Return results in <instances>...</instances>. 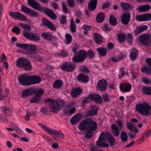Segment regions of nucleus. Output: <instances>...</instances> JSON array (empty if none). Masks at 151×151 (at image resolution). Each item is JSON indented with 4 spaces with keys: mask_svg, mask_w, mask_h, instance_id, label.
Masks as SVG:
<instances>
[{
    "mask_svg": "<svg viewBox=\"0 0 151 151\" xmlns=\"http://www.w3.org/2000/svg\"><path fill=\"white\" fill-rule=\"evenodd\" d=\"M70 29L73 33H74L76 32V26L73 19L71 20Z\"/></svg>",
    "mask_w": 151,
    "mask_h": 151,
    "instance_id": "nucleus-45",
    "label": "nucleus"
},
{
    "mask_svg": "<svg viewBox=\"0 0 151 151\" xmlns=\"http://www.w3.org/2000/svg\"><path fill=\"white\" fill-rule=\"evenodd\" d=\"M108 141L111 145L113 146L115 145L116 143L115 139L113 136L112 135L111 137L108 139Z\"/></svg>",
    "mask_w": 151,
    "mask_h": 151,
    "instance_id": "nucleus-53",
    "label": "nucleus"
},
{
    "mask_svg": "<svg viewBox=\"0 0 151 151\" xmlns=\"http://www.w3.org/2000/svg\"><path fill=\"white\" fill-rule=\"evenodd\" d=\"M117 37L120 42H123L126 39V35L122 33H118L117 34Z\"/></svg>",
    "mask_w": 151,
    "mask_h": 151,
    "instance_id": "nucleus-48",
    "label": "nucleus"
},
{
    "mask_svg": "<svg viewBox=\"0 0 151 151\" xmlns=\"http://www.w3.org/2000/svg\"><path fill=\"white\" fill-rule=\"evenodd\" d=\"M97 146L101 147H108L109 145L105 142L101 138L99 137L98 140L96 142Z\"/></svg>",
    "mask_w": 151,
    "mask_h": 151,
    "instance_id": "nucleus-26",
    "label": "nucleus"
},
{
    "mask_svg": "<svg viewBox=\"0 0 151 151\" xmlns=\"http://www.w3.org/2000/svg\"><path fill=\"white\" fill-rule=\"evenodd\" d=\"M39 11L44 12L46 15L49 17L51 19L54 20L57 18V15L52 10L50 9L47 7H43L41 6Z\"/></svg>",
    "mask_w": 151,
    "mask_h": 151,
    "instance_id": "nucleus-9",
    "label": "nucleus"
},
{
    "mask_svg": "<svg viewBox=\"0 0 151 151\" xmlns=\"http://www.w3.org/2000/svg\"><path fill=\"white\" fill-rule=\"evenodd\" d=\"M148 28V26L146 25L141 26L140 27H138L134 31V35L136 36H137L144 31L147 30Z\"/></svg>",
    "mask_w": 151,
    "mask_h": 151,
    "instance_id": "nucleus-21",
    "label": "nucleus"
},
{
    "mask_svg": "<svg viewBox=\"0 0 151 151\" xmlns=\"http://www.w3.org/2000/svg\"><path fill=\"white\" fill-rule=\"evenodd\" d=\"M130 5L129 4L124 2H122L121 4L122 8L125 10H128L130 8Z\"/></svg>",
    "mask_w": 151,
    "mask_h": 151,
    "instance_id": "nucleus-51",
    "label": "nucleus"
},
{
    "mask_svg": "<svg viewBox=\"0 0 151 151\" xmlns=\"http://www.w3.org/2000/svg\"><path fill=\"white\" fill-rule=\"evenodd\" d=\"M26 59L24 58H18L16 61L17 66L19 68H22Z\"/></svg>",
    "mask_w": 151,
    "mask_h": 151,
    "instance_id": "nucleus-31",
    "label": "nucleus"
},
{
    "mask_svg": "<svg viewBox=\"0 0 151 151\" xmlns=\"http://www.w3.org/2000/svg\"><path fill=\"white\" fill-rule=\"evenodd\" d=\"M55 135L60 138H63L64 137V134L61 132L59 131L58 132L57 131H56L55 133Z\"/></svg>",
    "mask_w": 151,
    "mask_h": 151,
    "instance_id": "nucleus-61",
    "label": "nucleus"
},
{
    "mask_svg": "<svg viewBox=\"0 0 151 151\" xmlns=\"http://www.w3.org/2000/svg\"><path fill=\"white\" fill-rule=\"evenodd\" d=\"M66 38L65 43L67 45H68L71 43L72 41V36L70 34H66L65 35Z\"/></svg>",
    "mask_w": 151,
    "mask_h": 151,
    "instance_id": "nucleus-47",
    "label": "nucleus"
},
{
    "mask_svg": "<svg viewBox=\"0 0 151 151\" xmlns=\"http://www.w3.org/2000/svg\"><path fill=\"white\" fill-rule=\"evenodd\" d=\"M136 20L139 21H144L151 20V14H147L137 16Z\"/></svg>",
    "mask_w": 151,
    "mask_h": 151,
    "instance_id": "nucleus-14",
    "label": "nucleus"
},
{
    "mask_svg": "<svg viewBox=\"0 0 151 151\" xmlns=\"http://www.w3.org/2000/svg\"><path fill=\"white\" fill-rule=\"evenodd\" d=\"M108 83L106 80L101 79L97 83V89L98 90L103 91L107 88Z\"/></svg>",
    "mask_w": 151,
    "mask_h": 151,
    "instance_id": "nucleus-12",
    "label": "nucleus"
},
{
    "mask_svg": "<svg viewBox=\"0 0 151 151\" xmlns=\"http://www.w3.org/2000/svg\"><path fill=\"white\" fill-rule=\"evenodd\" d=\"M46 102L49 103L50 111L53 113H57L65 106V101L61 99L54 100L47 98Z\"/></svg>",
    "mask_w": 151,
    "mask_h": 151,
    "instance_id": "nucleus-3",
    "label": "nucleus"
},
{
    "mask_svg": "<svg viewBox=\"0 0 151 151\" xmlns=\"http://www.w3.org/2000/svg\"><path fill=\"white\" fill-rule=\"evenodd\" d=\"M109 22L112 25L115 26L117 24V22L115 18L112 15H111L109 19Z\"/></svg>",
    "mask_w": 151,
    "mask_h": 151,
    "instance_id": "nucleus-42",
    "label": "nucleus"
},
{
    "mask_svg": "<svg viewBox=\"0 0 151 151\" xmlns=\"http://www.w3.org/2000/svg\"><path fill=\"white\" fill-rule=\"evenodd\" d=\"M87 55L91 59L93 58L95 56L92 50H90L88 52H87Z\"/></svg>",
    "mask_w": 151,
    "mask_h": 151,
    "instance_id": "nucleus-59",
    "label": "nucleus"
},
{
    "mask_svg": "<svg viewBox=\"0 0 151 151\" xmlns=\"http://www.w3.org/2000/svg\"><path fill=\"white\" fill-rule=\"evenodd\" d=\"M96 50L99 52V55L102 56L106 55L107 54L106 49L103 47H99L96 49Z\"/></svg>",
    "mask_w": 151,
    "mask_h": 151,
    "instance_id": "nucleus-40",
    "label": "nucleus"
},
{
    "mask_svg": "<svg viewBox=\"0 0 151 151\" xmlns=\"http://www.w3.org/2000/svg\"><path fill=\"white\" fill-rule=\"evenodd\" d=\"M142 72L145 73L146 74H151V68L148 66H146L142 68L141 69Z\"/></svg>",
    "mask_w": 151,
    "mask_h": 151,
    "instance_id": "nucleus-46",
    "label": "nucleus"
},
{
    "mask_svg": "<svg viewBox=\"0 0 151 151\" xmlns=\"http://www.w3.org/2000/svg\"><path fill=\"white\" fill-rule=\"evenodd\" d=\"M142 92L146 95H151V87L144 86L142 89Z\"/></svg>",
    "mask_w": 151,
    "mask_h": 151,
    "instance_id": "nucleus-38",
    "label": "nucleus"
},
{
    "mask_svg": "<svg viewBox=\"0 0 151 151\" xmlns=\"http://www.w3.org/2000/svg\"><path fill=\"white\" fill-rule=\"evenodd\" d=\"M76 65L70 62H66L63 64L61 69L67 72H73L75 69Z\"/></svg>",
    "mask_w": 151,
    "mask_h": 151,
    "instance_id": "nucleus-10",
    "label": "nucleus"
},
{
    "mask_svg": "<svg viewBox=\"0 0 151 151\" xmlns=\"http://www.w3.org/2000/svg\"><path fill=\"white\" fill-rule=\"evenodd\" d=\"M31 58L35 61L42 62V57L35 54L33 55H32L30 56Z\"/></svg>",
    "mask_w": 151,
    "mask_h": 151,
    "instance_id": "nucleus-44",
    "label": "nucleus"
},
{
    "mask_svg": "<svg viewBox=\"0 0 151 151\" xmlns=\"http://www.w3.org/2000/svg\"><path fill=\"white\" fill-rule=\"evenodd\" d=\"M142 81L147 85H151V79L146 78H142L141 80Z\"/></svg>",
    "mask_w": 151,
    "mask_h": 151,
    "instance_id": "nucleus-54",
    "label": "nucleus"
},
{
    "mask_svg": "<svg viewBox=\"0 0 151 151\" xmlns=\"http://www.w3.org/2000/svg\"><path fill=\"white\" fill-rule=\"evenodd\" d=\"M127 40L129 45H132L133 37L132 34L129 33L127 34Z\"/></svg>",
    "mask_w": 151,
    "mask_h": 151,
    "instance_id": "nucleus-50",
    "label": "nucleus"
},
{
    "mask_svg": "<svg viewBox=\"0 0 151 151\" xmlns=\"http://www.w3.org/2000/svg\"><path fill=\"white\" fill-rule=\"evenodd\" d=\"M68 55V53L64 50H62L60 54H58V55L59 57L62 56V57H64L67 56Z\"/></svg>",
    "mask_w": 151,
    "mask_h": 151,
    "instance_id": "nucleus-62",
    "label": "nucleus"
},
{
    "mask_svg": "<svg viewBox=\"0 0 151 151\" xmlns=\"http://www.w3.org/2000/svg\"><path fill=\"white\" fill-rule=\"evenodd\" d=\"M145 139H148L151 135V129L146 131L144 134Z\"/></svg>",
    "mask_w": 151,
    "mask_h": 151,
    "instance_id": "nucleus-55",
    "label": "nucleus"
},
{
    "mask_svg": "<svg viewBox=\"0 0 151 151\" xmlns=\"http://www.w3.org/2000/svg\"><path fill=\"white\" fill-rule=\"evenodd\" d=\"M23 35L26 39L30 41L37 42L40 40L38 35L35 32L24 31L23 32Z\"/></svg>",
    "mask_w": 151,
    "mask_h": 151,
    "instance_id": "nucleus-6",
    "label": "nucleus"
},
{
    "mask_svg": "<svg viewBox=\"0 0 151 151\" xmlns=\"http://www.w3.org/2000/svg\"><path fill=\"white\" fill-rule=\"evenodd\" d=\"M135 108L136 111L142 116H147L151 115V106L148 103L137 104Z\"/></svg>",
    "mask_w": 151,
    "mask_h": 151,
    "instance_id": "nucleus-4",
    "label": "nucleus"
},
{
    "mask_svg": "<svg viewBox=\"0 0 151 151\" xmlns=\"http://www.w3.org/2000/svg\"><path fill=\"white\" fill-rule=\"evenodd\" d=\"M112 133L114 136L117 137L119 135L120 132L117 126L114 124H113L111 125Z\"/></svg>",
    "mask_w": 151,
    "mask_h": 151,
    "instance_id": "nucleus-29",
    "label": "nucleus"
},
{
    "mask_svg": "<svg viewBox=\"0 0 151 151\" xmlns=\"http://www.w3.org/2000/svg\"><path fill=\"white\" fill-rule=\"evenodd\" d=\"M77 79L78 81L85 83L88 82L89 80L88 76L83 73L79 74L77 76Z\"/></svg>",
    "mask_w": 151,
    "mask_h": 151,
    "instance_id": "nucleus-22",
    "label": "nucleus"
},
{
    "mask_svg": "<svg viewBox=\"0 0 151 151\" xmlns=\"http://www.w3.org/2000/svg\"><path fill=\"white\" fill-rule=\"evenodd\" d=\"M138 54L137 50L136 49H133L130 53V57L131 59L132 60H135Z\"/></svg>",
    "mask_w": 151,
    "mask_h": 151,
    "instance_id": "nucleus-41",
    "label": "nucleus"
},
{
    "mask_svg": "<svg viewBox=\"0 0 151 151\" xmlns=\"http://www.w3.org/2000/svg\"><path fill=\"white\" fill-rule=\"evenodd\" d=\"M41 20L44 25L47 27L52 31H55L56 30V29L55 27L51 22L48 21L45 18H42Z\"/></svg>",
    "mask_w": 151,
    "mask_h": 151,
    "instance_id": "nucleus-16",
    "label": "nucleus"
},
{
    "mask_svg": "<svg viewBox=\"0 0 151 151\" xmlns=\"http://www.w3.org/2000/svg\"><path fill=\"white\" fill-rule=\"evenodd\" d=\"M80 119V116L79 114H77L73 116L70 120V122L72 124H77Z\"/></svg>",
    "mask_w": 151,
    "mask_h": 151,
    "instance_id": "nucleus-33",
    "label": "nucleus"
},
{
    "mask_svg": "<svg viewBox=\"0 0 151 151\" xmlns=\"http://www.w3.org/2000/svg\"><path fill=\"white\" fill-rule=\"evenodd\" d=\"M139 39L142 44L149 45L151 43V35L143 34L139 36Z\"/></svg>",
    "mask_w": 151,
    "mask_h": 151,
    "instance_id": "nucleus-8",
    "label": "nucleus"
},
{
    "mask_svg": "<svg viewBox=\"0 0 151 151\" xmlns=\"http://www.w3.org/2000/svg\"><path fill=\"white\" fill-rule=\"evenodd\" d=\"M80 70L81 71L84 73H89L90 72L88 68L84 66L81 67Z\"/></svg>",
    "mask_w": 151,
    "mask_h": 151,
    "instance_id": "nucleus-57",
    "label": "nucleus"
},
{
    "mask_svg": "<svg viewBox=\"0 0 151 151\" xmlns=\"http://www.w3.org/2000/svg\"><path fill=\"white\" fill-rule=\"evenodd\" d=\"M33 89H26L22 92V95L23 97H26L32 93Z\"/></svg>",
    "mask_w": 151,
    "mask_h": 151,
    "instance_id": "nucleus-43",
    "label": "nucleus"
},
{
    "mask_svg": "<svg viewBox=\"0 0 151 151\" xmlns=\"http://www.w3.org/2000/svg\"><path fill=\"white\" fill-rule=\"evenodd\" d=\"M1 108L3 112L5 114L9 116H12V111L9 108L4 106H2Z\"/></svg>",
    "mask_w": 151,
    "mask_h": 151,
    "instance_id": "nucleus-30",
    "label": "nucleus"
},
{
    "mask_svg": "<svg viewBox=\"0 0 151 151\" xmlns=\"http://www.w3.org/2000/svg\"><path fill=\"white\" fill-rule=\"evenodd\" d=\"M27 2L29 6L38 11L42 6L35 0H28Z\"/></svg>",
    "mask_w": 151,
    "mask_h": 151,
    "instance_id": "nucleus-17",
    "label": "nucleus"
},
{
    "mask_svg": "<svg viewBox=\"0 0 151 151\" xmlns=\"http://www.w3.org/2000/svg\"><path fill=\"white\" fill-rule=\"evenodd\" d=\"M120 137L121 140L124 142H126L128 139V135L127 132L124 131H122L121 133Z\"/></svg>",
    "mask_w": 151,
    "mask_h": 151,
    "instance_id": "nucleus-39",
    "label": "nucleus"
},
{
    "mask_svg": "<svg viewBox=\"0 0 151 151\" xmlns=\"http://www.w3.org/2000/svg\"><path fill=\"white\" fill-rule=\"evenodd\" d=\"M90 96L91 97V100L96 103H100L102 102V99L101 96L97 94H90Z\"/></svg>",
    "mask_w": 151,
    "mask_h": 151,
    "instance_id": "nucleus-25",
    "label": "nucleus"
},
{
    "mask_svg": "<svg viewBox=\"0 0 151 151\" xmlns=\"http://www.w3.org/2000/svg\"><path fill=\"white\" fill-rule=\"evenodd\" d=\"M111 135H112L109 132H107L105 133L102 132L101 133L100 137L105 141L106 140L108 139Z\"/></svg>",
    "mask_w": 151,
    "mask_h": 151,
    "instance_id": "nucleus-37",
    "label": "nucleus"
},
{
    "mask_svg": "<svg viewBox=\"0 0 151 151\" xmlns=\"http://www.w3.org/2000/svg\"><path fill=\"white\" fill-rule=\"evenodd\" d=\"M41 35L44 39L49 41H51L53 39H56V38L53 36L51 33L49 32L42 33Z\"/></svg>",
    "mask_w": 151,
    "mask_h": 151,
    "instance_id": "nucleus-20",
    "label": "nucleus"
},
{
    "mask_svg": "<svg viewBox=\"0 0 151 151\" xmlns=\"http://www.w3.org/2000/svg\"><path fill=\"white\" fill-rule=\"evenodd\" d=\"M21 10L31 17H38L39 15V14L35 10L28 8L24 5L21 6Z\"/></svg>",
    "mask_w": 151,
    "mask_h": 151,
    "instance_id": "nucleus-11",
    "label": "nucleus"
},
{
    "mask_svg": "<svg viewBox=\"0 0 151 151\" xmlns=\"http://www.w3.org/2000/svg\"><path fill=\"white\" fill-rule=\"evenodd\" d=\"M35 96L37 97L40 98L41 96H42L44 93V91L43 89L36 88L35 89H33V92Z\"/></svg>",
    "mask_w": 151,
    "mask_h": 151,
    "instance_id": "nucleus-23",
    "label": "nucleus"
},
{
    "mask_svg": "<svg viewBox=\"0 0 151 151\" xmlns=\"http://www.w3.org/2000/svg\"><path fill=\"white\" fill-rule=\"evenodd\" d=\"M98 127L97 123L90 118H88L82 121L78 126V129L80 130H85L86 137L89 139L93 135V132L95 131Z\"/></svg>",
    "mask_w": 151,
    "mask_h": 151,
    "instance_id": "nucleus-1",
    "label": "nucleus"
},
{
    "mask_svg": "<svg viewBox=\"0 0 151 151\" xmlns=\"http://www.w3.org/2000/svg\"><path fill=\"white\" fill-rule=\"evenodd\" d=\"M19 81L22 85L26 86L39 83L41 82V79L38 76H30L26 74L22 75L19 77Z\"/></svg>",
    "mask_w": 151,
    "mask_h": 151,
    "instance_id": "nucleus-2",
    "label": "nucleus"
},
{
    "mask_svg": "<svg viewBox=\"0 0 151 151\" xmlns=\"http://www.w3.org/2000/svg\"><path fill=\"white\" fill-rule=\"evenodd\" d=\"M12 31L15 32L16 34H19L21 32L20 28L18 27H15L13 28Z\"/></svg>",
    "mask_w": 151,
    "mask_h": 151,
    "instance_id": "nucleus-58",
    "label": "nucleus"
},
{
    "mask_svg": "<svg viewBox=\"0 0 151 151\" xmlns=\"http://www.w3.org/2000/svg\"><path fill=\"white\" fill-rule=\"evenodd\" d=\"M126 124L127 128L129 130L134 127L133 124L130 122H127Z\"/></svg>",
    "mask_w": 151,
    "mask_h": 151,
    "instance_id": "nucleus-64",
    "label": "nucleus"
},
{
    "mask_svg": "<svg viewBox=\"0 0 151 151\" xmlns=\"http://www.w3.org/2000/svg\"><path fill=\"white\" fill-rule=\"evenodd\" d=\"M82 91V90L81 88L79 87L75 88L71 90L70 93L71 96L74 97L80 95Z\"/></svg>",
    "mask_w": 151,
    "mask_h": 151,
    "instance_id": "nucleus-27",
    "label": "nucleus"
},
{
    "mask_svg": "<svg viewBox=\"0 0 151 151\" xmlns=\"http://www.w3.org/2000/svg\"><path fill=\"white\" fill-rule=\"evenodd\" d=\"M9 15L14 18H17L20 21H25L26 20L25 16L19 12H11Z\"/></svg>",
    "mask_w": 151,
    "mask_h": 151,
    "instance_id": "nucleus-13",
    "label": "nucleus"
},
{
    "mask_svg": "<svg viewBox=\"0 0 151 151\" xmlns=\"http://www.w3.org/2000/svg\"><path fill=\"white\" fill-rule=\"evenodd\" d=\"M32 66L29 61L26 59L22 68L26 71H30L32 70Z\"/></svg>",
    "mask_w": 151,
    "mask_h": 151,
    "instance_id": "nucleus-28",
    "label": "nucleus"
},
{
    "mask_svg": "<svg viewBox=\"0 0 151 151\" xmlns=\"http://www.w3.org/2000/svg\"><path fill=\"white\" fill-rule=\"evenodd\" d=\"M87 56V52L84 50L77 52L73 55L72 61L74 63H79L83 62Z\"/></svg>",
    "mask_w": 151,
    "mask_h": 151,
    "instance_id": "nucleus-5",
    "label": "nucleus"
},
{
    "mask_svg": "<svg viewBox=\"0 0 151 151\" xmlns=\"http://www.w3.org/2000/svg\"><path fill=\"white\" fill-rule=\"evenodd\" d=\"M16 46L21 49L29 50L36 51L37 47L36 46L32 44H23L16 43Z\"/></svg>",
    "mask_w": 151,
    "mask_h": 151,
    "instance_id": "nucleus-7",
    "label": "nucleus"
},
{
    "mask_svg": "<svg viewBox=\"0 0 151 151\" xmlns=\"http://www.w3.org/2000/svg\"><path fill=\"white\" fill-rule=\"evenodd\" d=\"M97 0H91L88 5V8L91 11L94 10L96 8Z\"/></svg>",
    "mask_w": 151,
    "mask_h": 151,
    "instance_id": "nucleus-24",
    "label": "nucleus"
},
{
    "mask_svg": "<svg viewBox=\"0 0 151 151\" xmlns=\"http://www.w3.org/2000/svg\"><path fill=\"white\" fill-rule=\"evenodd\" d=\"M19 25L24 29L26 31H30L31 30V27L28 25L20 23Z\"/></svg>",
    "mask_w": 151,
    "mask_h": 151,
    "instance_id": "nucleus-49",
    "label": "nucleus"
},
{
    "mask_svg": "<svg viewBox=\"0 0 151 151\" xmlns=\"http://www.w3.org/2000/svg\"><path fill=\"white\" fill-rule=\"evenodd\" d=\"M42 129L45 132H48L50 135H55L56 130H54L50 129L49 127H47V126L42 124Z\"/></svg>",
    "mask_w": 151,
    "mask_h": 151,
    "instance_id": "nucleus-34",
    "label": "nucleus"
},
{
    "mask_svg": "<svg viewBox=\"0 0 151 151\" xmlns=\"http://www.w3.org/2000/svg\"><path fill=\"white\" fill-rule=\"evenodd\" d=\"M93 37L96 42L97 44H101L103 42V39L100 34L95 33Z\"/></svg>",
    "mask_w": 151,
    "mask_h": 151,
    "instance_id": "nucleus-32",
    "label": "nucleus"
},
{
    "mask_svg": "<svg viewBox=\"0 0 151 151\" xmlns=\"http://www.w3.org/2000/svg\"><path fill=\"white\" fill-rule=\"evenodd\" d=\"M120 88L122 91L129 92L130 91L132 86L129 83H125L120 84Z\"/></svg>",
    "mask_w": 151,
    "mask_h": 151,
    "instance_id": "nucleus-18",
    "label": "nucleus"
},
{
    "mask_svg": "<svg viewBox=\"0 0 151 151\" xmlns=\"http://www.w3.org/2000/svg\"><path fill=\"white\" fill-rule=\"evenodd\" d=\"M105 18V15L102 12L99 13L96 17V20L99 23H101L104 21Z\"/></svg>",
    "mask_w": 151,
    "mask_h": 151,
    "instance_id": "nucleus-35",
    "label": "nucleus"
},
{
    "mask_svg": "<svg viewBox=\"0 0 151 151\" xmlns=\"http://www.w3.org/2000/svg\"><path fill=\"white\" fill-rule=\"evenodd\" d=\"M125 68L123 67L120 68L119 71V77L121 78L122 76H124L125 72Z\"/></svg>",
    "mask_w": 151,
    "mask_h": 151,
    "instance_id": "nucleus-60",
    "label": "nucleus"
},
{
    "mask_svg": "<svg viewBox=\"0 0 151 151\" xmlns=\"http://www.w3.org/2000/svg\"><path fill=\"white\" fill-rule=\"evenodd\" d=\"M66 17L64 15L60 19V23L62 24H64L66 22Z\"/></svg>",
    "mask_w": 151,
    "mask_h": 151,
    "instance_id": "nucleus-63",
    "label": "nucleus"
},
{
    "mask_svg": "<svg viewBox=\"0 0 151 151\" xmlns=\"http://www.w3.org/2000/svg\"><path fill=\"white\" fill-rule=\"evenodd\" d=\"M131 15L129 13H127L122 14L121 16L122 23L124 25L127 24L130 20Z\"/></svg>",
    "mask_w": 151,
    "mask_h": 151,
    "instance_id": "nucleus-15",
    "label": "nucleus"
},
{
    "mask_svg": "<svg viewBox=\"0 0 151 151\" xmlns=\"http://www.w3.org/2000/svg\"><path fill=\"white\" fill-rule=\"evenodd\" d=\"M89 110L87 113V115L90 116L96 115L98 112V108L97 106L93 105L89 108Z\"/></svg>",
    "mask_w": 151,
    "mask_h": 151,
    "instance_id": "nucleus-19",
    "label": "nucleus"
},
{
    "mask_svg": "<svg viewBox=\"0 0 151 151\" xmlns=\"http://www.w3.org/2000/svg\"><path fill=\"white\" fill-rule=\"evenodd\" d=\"M8 119L6 116L0 113V121L6 122Z\"/></svg>",
    "mask_w": 151,
    "mask_h": 151,
    "instance_id": "nucleus-56",
    "label": "nucleus"
},
{
    "mask_svg": "<svg viewBox=\"0 0 151 151\" xmlns=\"http://www.w3.org/2000/svg\"><path fill=\"white\" fill-rule=\"evenodd\" d=\"M63 82L61 80L58 79L53 84V87L56 89L60 88L62 86Z\"/></svg>",
    "mask_w": 151,
    "mask_h": 151,
    "instance_id": "nucleus-36",
    "label": "nucleus"
},
{
    "mask_svg": "<svg viewBox=\"0 0 151 151\" xmlns=\"http://www.w3.org/2000/svg\"><path fill=\"white\" fill-rule=\"evenodd\" d=\"M41 98H38L34 96V97L29 100V102L31 103L39 102L41 100Z\"/></svg>",
    "mask_w": 151,
    "mask_h": 151,
    "instance_id": "nucleus-52",
    "label": "nucleus"
}]
</instances>
